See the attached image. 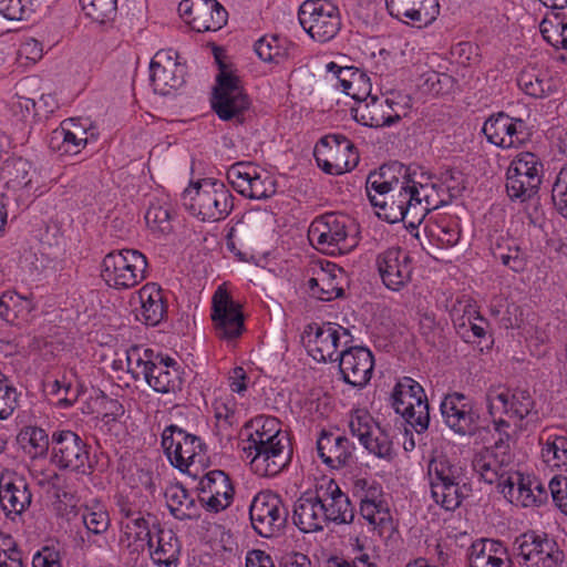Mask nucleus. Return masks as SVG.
<instances>
[{"instance_id": "nucleus-1", "label": "nucleus", "mask_w": 567, "mask_h": 567, "mask_svg": "<svg viewBox=\"0 0 567 567\" xmlns=\"http://www.w3.org/2000/svg\"><path fill=\"white\" fill-rule=\"evenodd\" d=\"M234 197L226 185L217 179L204 178L182 193L183 206L203 221L226 218L234 208Z\"/></svg>"}, {"instance_id": "nucleus-2", "label": "nucleus", "mask_w": 567, "mask_h": 567, "mask_svg": "<svg viewBox=\"0 0 567 567\" xmlns=\"http://www.w3.org/2000/svg\"><path fill=\"white\" fill-rule=\"evenodd\" d=\"M431 497L445 511H455L471 491L464 482V470L444 455L433 457L427 464Z\"/></svg>"}, {"instance_id": "nucleus-3", "label": "nucleus", "mask_w": 567, "mask_h": 567, "mask_svg": "<svg viewBox=\"0 0 567 567\" xmlns=\"http://www.w3.org/2000/svg\"><path fill=\"white\" fill-rule=\"evenodd\" d=\"M146 257L135 249L109 252L102 262L101 277L109 287L128 289L146 277Z\"/></svg>"}, {"instance_id": "nucleus-4", "label": "nucleus", "mask_w": 567, "mask_h": 567, "mask_svg": "<svg viewBox=\"0 0 567 567\" xmlns=\"http://www.w3.org/2000/svg\"><path fill=\"white\" fill-rule=\"evenodd\" d=\"M391 404L417 434L427 430L430 408L424 389L419 382L409 377L400 379L392 390Z\"/></svg>"}, {"instance_id": "nucleus-5", "label": "nucleus", "mask_w": 567, "mask_h": 567, "mask_svg": "<svg viewBox=\"0 0 567 567\" xmlns=\"http://www.w3.org/2000/svg\"><path fill=\"white\" fill-rule=\"evenodd\" d=\"M349 225L344 215H321L309 227V240L328 255L346 254L357 246L355 238L349 236Z\"/></svg>"}, {"instance_id": "nucleus-6", "label": "nucleus", "mask_w": 567, "mask_h": 567, "mask_svg": "<svg viewBox=\"0 0 567 567\" xmlns=\"http://www.w3.org/2000/svg\"><path fill=\"white\" fill-rule=\"evenodd\" d=\"M516 559L520 567H559L565 554L547 534L527 532L514 542Z\"/></svg>"}, {"instance_id": "nucleus-7", "label": "nucleus", "mask_w": 567, "mask_h": 567, "mask_svg": "<svg viewBox=\"0 0 567 567\" xmlns=\"http://www.w3.org/2000/svg\"><path fill=\"white\" fill-rule=\"evenodd\" d=\"M543 163L533 153L517 154L506 173V190L512 199L526 202L537 194L542 184Z\"/></svg>"}, {"instance_id": "nucleus-8", "label": "nucleus", "mask_w": 567, "mask_h": 567, "mask_svg": "<svg viewBox=\"0 0 567 567\" xmlns=\"http://www.w3.org/2000/svg\"><path fill=\"white\" fill-rule=\"evenodd\" d=\"M303 30L316 41L324 43L333 39L341 27L339 10L329 0H307L298 12Z\"/></svg>"}, {"instance_id": "nucleus-9", "label": "nucleus", "mask_w": 567, "mask_h": 567, "mask_svg": "<svg viewBox=\"0 0 567 567\" xmlns=\"http://www.w3.org/2000/svg\"><path fill=\"white\" fill-rule=\"evenodd\" d=\"M220 72L216 81L212 106L223 121L236 120L241 122V115L249 109L250 100L240 86L239 79L227 72L225 65L219 63Z\"/></svg>"}, {"instance_id": "nucleus-10", "label": "nucleus", "mask_w": 567, "mask_h": 567, "mask_svg": "<svg viewBox=\"0 0 567 567\" xmlns=\"http://www.w3.org/2000/svg\"><path fill=\"white\" fill-rule=\"evenodd\" d=\"M315 156L319 167L331 175L349 172L359 163L354 144L341 134L321 137L315 147Z\"/></svg>"}, {"instance_id": "nucleus-11", "label": "nucleus", "mask_w": 567, "mask_h": 567, "mask_svg": "<svg viewBox=\"0 0 567 567\" xmlns=\"http://www.w3.org/2000/svg\"><path fill=\"white\" fill-rule=\"evenodd\" d=\"M249 517L258 535L272 537L286 526L288 511L278 494L265 491L254 497L249 506Z\"/></svg>"}, {"instance_id": "nucleus-12", "label": "nucleus", "mask_w": 567, "mask_h": 567, "mask_svg": "<svg viewBox=\"0 0 567 567\" xmlns=\"http://www.w3.org/2000/svg\"><path fill=\"white\" fill-rule=\"evenodd\" d=\"M227 179L240 195L250 199H266L277 190L275 178L249 162L233 164L227 171Z\"/></svg>"}, {"instance_id": "nucleus-13", "label": "nucleus", "mask_w": 567, "mask_h": 567, "mask_svg": "<svg viewBox=\"0 0 567 567\" xmlns=\"http://www.w3.org/2000/svg\"><path fill=\"white\" fill-rule=\"evenodd\" d=\"M210 318L215 334L221 340H236L245 330L240 305L221 287L213 295Z\"/></svg>"}, {"instance_id": "nucleus-14", "label": "nucleus", "mask_w": 567, "mask_h": 567, "mask_svg": "<svg viewBox=\"0 0 567 567\" xmlns=\"http://www.w3.org/2000/svg\"><path fill=\"white\" fill-rule=\"evenodd\" d=\"M87 444L71 430H56L51 436V463L60 470L85 473Z\"/></svg>"}, {"instance_id": "nucleus-15", "label": "nucleus", "mask_w": 567, "mask_h": 567, "mask_svg": "<svg viewBox=\"0 0 567 567\" xmlns=\"http://www.w3.org/2000/svg\"><path fill=\"white\" fill-rule=\"evenodd\" d=\"M308 338V348L312 357L321 362H334L338 360V348L351 342L348 329L332 322L310 323L305 330Z\"/></svg>"}, {"instance_id": "nucleus-16", "label": "nucleus", "mask_w": 567, "mask_h": 567, "mask_svg": "<svg viewBox=\"0 0 567 567\" xmlns=\"http://www.w3.org/2000/svg\"><path fill=\"white\" fill-rule=\"evenodd\" d=\"M487 408L491 415L503 412L509 417L523 421L530 416L537 421L538 414L534 411L535 401L526 389L508 390L503 385L491 386L486 393Z\"/></svg>"}, {"instance_id": "nucleus-17", "label": "nucleus", "mask_w": 567, "mask_h": 567, "mask_svg": "<svg viewBox=\"0 0 567 567\" xmlns=\"http://www.w3.org/2000/svg\"><path fill=\"white\" fill-rule=\"evenodd\" d=\"M178 12L196 32L218 31L228 20V12L217 0H183Z\"/></svg>"}, {"instance_id": "nucleus-18", "label": "nucleus", "mask_w": 567, "mask_h": 567, "mask_svg": "<svg viewBox=\"0 0 567 567\" xmlns=\"http://www.w3.org/2000/svg\"><path fill=\"white\" fill-rule=\"evenodd\" d=\"M444 423L456 434L472 436L480 426V415L471 399L460 392L444 396L440 405Z\"/></svg>"}, {"instance_id": "nucleus-19", "label": "nucleus", "mask_w": 567, "mask_h": 567, "mask_svg": "<svg viewBox=\"0 0 567 567\" xmlns=\"http://www.w3.org/2000/svg\"><path fill=\"white\" fill-rule=\"evenodd\" d=\"M375 266L383 285L400 291L411 281L413 265L410 254L398 246L390 247L378 254Z\"/></svg>"}, {"instance_id": "nucleus-20", "label": "nucleus", "mask_w": 567, "mask_h": 567, "mask_svg": "<svg viewBox=\"0 0 567 567\" xmlns=\"http://www.w3.org/2000/svg\"><path fill=\"white\" fill-rule=\"evenodd\" d=\"M162 446L172 465L181 471L187 470L204 449L200 437L177 425H169L163 431Z\"/></svg>"}, {"instance_id": "nucleus-21", "label": "nucleus", "mask_w": 567, "mask_h": 567, "mask_svg": "<svg viewBox=\"0 0 567 567\" xmlns=\"http://www.w3.org/2000/svg\"><path fill=\"white\" fill-rule=\"evenodd\" d=\"M394 172L404 173V165L400 163L383 165L379 171L370 173L365 183L367 194L372 206L379 208L378 216L391 224L396 223L391 215L393 210L389 208L391 202L395 204L392 192Z\"/></svg>"}, {"instance_id": "nucleus-22", "label": "nucleus", "mask_w": 567, "mask_h": 567, "mask_svg": "<svg viewBox=\"0 0 567 567\" xmlns=\"http://www.w3.org/2000/svg\"><path fill=\"white\" fill-rule=\"evenodd\" d=\"M482 132L491 144L502 148L519 147L528 137L525 122L504 112L491 115Z\"/></svg>"}, {"instance_id": "nucleus-23", "label": "nucleus", "mask_w": 567, "mask_h": 567, "mask_svg": "<svg viewBox=\"0 0 567 567\" xmlns=\"http://www.w3.org/2000/svg\"><path fill=\"white\" fill-rule=\"evenodd\" d=\"M245 457L249 460L251 471L261 477H272L279 474L290 462L291 450L288 443L270 441L269 445L259 447H243Z\"/></svg>"}, {"instance_id": "nucleus-24", "label": "nucleus", "mask_w": 567, "mask_h": 567, "mask_svg": "<svg viewBox=\"0 0 567 567\" xmlns=\"http://www.w3.org/2000/svg\"><path fill=\"white\" fill-rule=\"evenodd\" d=\"M337 361L342 380L353 388L362 389L371 380L374 359L369 349L350 347L341 351Z\"/></svg>"}, {"instance_id": "nucleus-25", "label": "nucleus", "mask_w": 567, "mask_h": 567, "mask_svg": "<svg viewBox=\"0 0 567 567\" xmlns=\"http://www.w3.org/2000/svg\"><path fill=\"white\" fill-rule=\"evenodd\" d=\"M199 502L209 512L226 509L233 502L234 487L228 474L220 470L206 473L199 481Z\"/></svg>"}, {"instance_id": "nucleus-26", "label": "nucleus", "mask_w": 567, "mask_h": 567, "mask_svg": "<svg viewBox=\"0 0 567 567\" xmlns=\"http://www.w3.org/2000/svg\"><path fill=\"white\" fill-rule=\"evenodd\" d=\"M150 80L154 92L167 95L184 84V68L172 55V51L159 50L150 64Z\"/></svg>"}, {"instance_id": "nucleus-27", "label": "nucleus", "mask_w": 567, "mask_h": 567, "mask_svg": "<svg viewBox=\"0 0 567 567\" xmlns=\"http://www.w3.org/2000/svg\"><path fill=\"white\" fill-rule=\"evenodd\" d=\"M395 105L398 103L388 97L373 95L364 103H359L358 106L351 107V114L358 123L364 126L374 128L385 127L401 120V115L394 109Z\"/></svg>"}, {"instance_id": "nucleus-28", "label": "nucleus", "mask_w": 567, "mask_h": 567, "mask_svg": "<svg viewBox=\"0 0 567 567\" xmlns=\"http://www.w3.org/2000/svg\"><path fill=\"white\" fill-rule=\"evenodd\" d=\"M32 494L28 483L14 472L0 475V505L7 516L21 515L31 504Z\"/></svg>"}, {"instance_id": "nucleus-29", "label": "nucleus", "mask_w": 567, "mask_h": 567, "mask_svg": "<svg viewBox=\"0 0 567 567\" xmlns=\"http://www.w3.org/2000/svg\"><path fill=\"white\" fill-rule=\"evenodd\" d=\"M416 188L415 171L411 172L410 167L404 166V173H393L392 192L394 200L389 204L392 209L394 220L402 221L406 216L414 218L416 212Z\"/></svg>"}, {"instance_id": "nucleus-30", "label": "nucleus", "mask_w": 567, "mask_h": 567, "mask_svg": "<svg viewBox=\"0 0 567 567\" xmlns=\"http://www.w3.org/2000/svg\"><path fill=\"white\" fill-rule=\"evenodd\" d=\"M151 367L153 369L148 372L146 383L154 391L163 394L182 391L184 373L181 364L175 359L161 353Z\"/></svg>"}, {"instance_id": "nucleus-31", "label": "nucleus", "mask_w": 567, "mask_h": 567, "mask_svg": "<svg viewBox=\"0 0 567 567\" xmlns=\"http://www.w3.org/2000/svg\"><path fill=\"white\" fill-rule=\"evenodd\" d=\"M317 452L326 465L341 468L352 463L354 445L347 436L323 430L317 440Z\"/></svg>"}, {"instance_id": "nucleus-32", "label": "nucleus", "mask_w": 567, "mask_h": 567, "mask_svg": "<svg viewBox=\"0 0 567 567\" xmlns=\"http://www.w3.org/2000/svg\"><path fill=\"white\" fill-rule=\"evenodd\" d=\"M386 9L399 20L408 19L411 24L426 27L440 13L437 0H385Z\"/></svg>"}, {"instance_id": "nucleus-33", "label": "nucleus", "mask_w": 567, "mask_h": 567, "mask_svg": "<svg viewBox=\"0 0 567 567\" xmlns=\"http://www.w3.org/2000/svg\"><path fill=\"white\" fill-rule=\"evenodd\" d=\"M132 300H137L140 308L135 309V317L146 326H157L166 313L163 290L157 284L144 285Z\"/></svg>"}, {"instance_id": "nucleus-34", "label": "nucleus", "mask_w": 567, "mask_h": 567, "mask_svg": "<svg viewBox=\"0 0 567 567\" xmlns=\"http://www.w3.org/2000/svg\"><path fill=\"white\" fill-rule=\"evenodd\" d=\"M321 501L315 495V491L302 493L293 505L292 519L302 533H315L324 529Z\"/></svg>"}, {"instance_id": "nucleus-35", "label": "nucleus", "mask_w": 567, "mask_h": 567, "mask_svg": "<svg viewBox=\"0 0 567 567\" xmlns=\"http://www.w3.org/2000/svg\"><path fill=\"white\" fill-rule=\"evenodd\" d=\"M470 567H509L507 547L501 542L489 538L476 539L467 553Z\"/></svg>"}, {"instance_id": "nucleus-36", "label": "nucleus", "mask_w": 567, "mask_h": 567, "mask_svg": "<svg viewBox=\"0 0 567 567\" xmlns=\"http://www.w3.org/2000/svg\"><path fill=\"white\" fill-rule=\"evenodd\" d=\"M343 280V270L333 264H327V268H321L318 277L310 278L307 285L312 297L331 301L344 296Z\"/></svg>"}, {"instance_id": "nucleus-37", "label": "nucleus", "mask_w": 567, "mask_h": 567, "mask_svg": "<svg viewBox=\"0 0 567 567\" xmlns=\"http://www.w3.org/2000/svg\"><path fill=\"white\" fill-rule=\"evenodd\" d=\"M509 462L511 455H498L495 450L484 449L474 456L472 465L484 482L488 484L497 483L501 489V481L511 474L505 470Z\"/></svg>"}, {"instance_id": "nucleus-38", "label": "nucleus", "mask_w": 567, "mask_h": 567, "mask_svg": "<svg viewBox=\"0 0 567 567\" xmlns=\"http://www.w3.org/2000/svg\"><path fill=\"white\" fill-rule=\"evenodd\" d=\"M82 522L85 526V536L81 535L79 539V547L81 549H89L93 545L97 547H102L103 544L100 543L102 538L104 540L103 535L110 527V516L106 511L101 507L89 508L86 507L82 512Z\"/></svg>"}, {"instance_id": "nucleus-39", "label": "nucleus", "mask_w": 567, "mask_h": 567, "mask_svg": "<svg viewBox=\"0 0 567 567\" xmlns=\"http://www.w3.org/2000/svg\"><path fill=\"white\" fill-rule=\"evenodd\" d=\"M431 176L421 173L417 175L415 172V186L416 188V212H414V219L421 221L430 212L444 206V199L440 198L439 185L435 182H430Z\"/></svg>"}, {"instance_id": "nucleus-40", "label": "nucleus", "mask_w": 567, "mask_h": 567, "mask_svg": "<svg viewBox=\"0 0 567 567\" xmlns=\"http://www.w3.org/2000/svg\"><path fill=\"white\" fill-rule=\"evenodd\" d=\"M179 543L171 529L158 528L154 536L151 557L159 567H176L179 556Z\"/></svg>"}, {"instance_id": "nucleus-41", "label": "nucleus", "mask_w": 567, "mask_h": 567, "mask_svg": "<svg viewBox=\"0 0 567 567\" xmlns=\"http://www.w3.org/2000/svg\"><path fill=\"white\" fill-rule=\"evenodd\" d=\"M165 498L171 514L179 519H190L196 517L195 498L182 484H173L165 491Z\"/></svg>"}, {"instance_id": "nucleus-42", "label": "nucleus", "mask_w": 567, "mask_h": 567, "mask_svg": "<svg viewBox=\"0 0 567 567\" xmlns=\"http://www.w3.org/2000/svg\"><path fill=\"white\" fill-rule=\"evenodd\" d=\"M501 492L511 502H516L524 507L535 504L533 482L518 472L511 473L501 481Z\"/></svg>"}, {"instance_id": "nucleus-43", "label": "nucleus", "mask_w": 567, "mask_h": 567, "mask_svg": "<svg viewBox=\"0 0 567 567\" xmlns=\"http://www.w3.org/2000/svg\"><path fill=\"white\" fill-rule=\"evenodd\" d=\"M329 495L328 505L330 512L327 514L330 516V523L341 525L351 524L354 519V508L346 493H343L340 486L330 480L327 482Z\"/></svg>"}, {"instance_id": "nucleus-44", "label": "nucleus", "mask_w": 567, "mask_h": 567, "mask_svg": "<svg viewBox=\"0 0 567 567\" xmlns=\"http://www.w3.org/2000/svg\"><path fill=\"white\" fill-rule=\"evenodd\" d=\"M1 178L8 188L27 187L32 181V165L22 157L8 158L1 168Z\"/></svg>"}, {"instance_id": "nucleus-45", "label": "nucleus", "mask_w": 567, "mask_h": 567, "mask_svg": "<svg viewBox=\"0 0 567 567\" xmlns=\"http://www.w3.org/2000/svg\"><path fill=\"white\" fill-rule=\"evenodd\" d=\"M496 260L515 272L523 271L526 266L525 255L514 239L499 238L492 247Z\"/></svg>"}, {"instance_id": "nucleus-46", "label": "nucleus", "mask_w": 567, "mask_h": 567, "mask_svg": "<svg viewBox=\"0 0 567 567\" xmlns=\"http://www.w3.org/2000/svg\"><path fill=\"white\" fill-rule=\"evenodd\" d=\"M378 488L370 487L360 502L361 516L372 526H383L391 519L390 511L382 501H377Z\"/></svg>"}, {"instance_id": "nucleus-47", "label": "nucleus", "mask_w": 567, "mask_h": 567, "mask_svg": "<svg viewBox=\"0 0 567 567\" xmlns=\"http://www.w3.org/2000/svg\"><path fill=\"white\" fill-rule=\"evenodd\" d=\"M161 353H155L151 349H143L138 346H133L126 350V369L132 374L134 380L143 378L145 381L151 372V364L155 363L156 357Z\"/></svg>"}, {"instance_id": "nucleus-48", "label": "nucleus", "mask_w": 567, "mask_h": 567, "mask_svg": "<svg viewBox=\"0 0 567 567\" xmlns=\"http://www.w3.org/2000/svg\"><path fill=\"white\" fill-rule=\"evenodd\" d=\"M362 446L372 455L380 460L391 462L395 455L396 450L393 443V437L390 434V430L379 426L371 433Z\"/></svg>"}, {"instance_id": "nucleus-49", "label": "nucleus", "mask_w": 567, "mask_h": 567, "mask_svg": "<svg viewBox=\"0 0 567 567\" xmlns=\"http://www.w3.org/2000/svg\"><path fill=\"white\" fill-rule=\"evenodd\" d=\"M18 439L25 453H28L32 458L47 456L51 445V440H49L47 432L37 426L24 427L20 432Z\"/></svg>"}, {"instance_id": "nucleus-50", "label": "nucleus", "mask_w": 567, "mask_h": 567, "mask_svg": "<svg viewBox=\"0 0 567 567\" xmlns=\"http://www.w3.org/2000/svg\"><path fill=\"white\" fill-rule=\"evenodd\" d=\"M291 43L278 35H266L256 41L254 49L256 54L265 62L279 63L288 56V47Z\"/></svg>"}, {"instance_id": "nucleus-51", "label": "nucleus", "mask_w": 567, "mask_h": 567, "mask_svg": "<svg viewBox=\"0 0 567 567\" xmlns=\"http://www.w3.org/2000/svg\"><path fill=\"white\" fill-rule=\"evenodd\" d=\"M542 447V457L545 463L553 467H561L567 465V436L549 434Z\"/></svg>"}, {"instance_id": "nucleus-52", "label": "nucleus", "mask_w": 567, "mask_h": 567, "mask_svg": "<svg viewBox=\"0 0 567 567\" xmlns=\"http://www.w3.org/2000/svg\"><path fill=\"white\" fill-rule=\"evenodd\" d=\"M517 84L527 95L536 99L547 96L553 91L550 79L543 76L535 70H524L517 78Z\"/></svg>"}, {"instance_id": "nucleus-53", "label": "nucleus", "mask_w": 567, "mask_h": 567, "mask_svg": "<svg viewBox=\"0 0 567 567\" xmlns=\"http://www.w3.org/2000/svg\"><path fill=\"white\" fill-rule=\"evenodd\" d=\"M87 144L72 131H64V127H56L50 134L49 146L52 151L61 153L78 154Z\"/></svg>"}, {"instance_id": "nucleus-54", "label": "nucleus", "mask_w": 567, "mask_h": 567, "mask_svg": "<svg viewBox=\"0 0 567 567\" xmlns=\"http://www.w3.org/2000/svg\"><path fill=\"white\" fill-rule=\"evenodd\" d=\"M127 532H135L136 539L145 540L150 549L154 547L153 530L157 532L159 523L157 518L150 513H141L138 516L133 517L132 520L124 525Z\"/></svg>"}, {"instance_id": "nucleus-55", "label": "nucleus", "mask_w": 567, "mask_h": 567, "mask_svg": "<svg viewBox=\"0 0 567 567\" xmlns=\"http://www.w3.org/2000/svg\"><path fill=\"white\" fill-rule=\"evenodd\" d=\"M85 16L97 23H105L115 18L117 0H80Z\"/></svg>"}, {"instance_id": "nucleus-56", "label": "nucleus", "mask_w": 567, "mask_h": 567, "mask_svg": "<svg viewBox=\"0 0 567 567\" xmlns=\"http://www.w3.org/2000/svg\"><path fill=\"white\" fill-rule=\"evenodd\" d=\"M33 306L27 297H22L14 291H6L0 297V318L11 322L20 311L30 312Z\"/></svg>"}, {"instance_id": "nucleus-57", "label": "nucleus", "mask_w": 567, "mask_h": 567, "mask_svg": "<svg viewBox=\"0 0 567 567\" xmlns=\"http://www.w3.org/2000/svg\"><path fill=\"white\" fill-rule=\"evenodd\" d=\"M379 426V423L365 410H355L349 421V429L353 436H357L362 444L371 436V433Z\"/></svg>"}, {"instance_id": "nucleus-58", "label": "nucleus", "mask_w": 567, "mask_h": 567, "mask_svg": "<svg viewBox=\"0 0 567 567\" xmlns=\"http://www.w3.org/2000/svg\"><path fill=\"white\" fill-rule=\"evenodd\" d=\"M145 221L153 231L161 234L171 231L172 225L169 207L158 203H152L146 210Z\"/></svg>"}, {"instance_id": "nucleus-59", "label": "nucleus", "mask_w": 567, "mask_h": 567, "mask_svg": "<svg viewBox=\"0 0 567 567\" xmlns=\"http://www.w3.org/2000/svg\"><path fill=\"white\" fill-rule=\"evenodd\" d=\"M19 404V393L7 377L0 373V420L8 419Z\"/></svg>"}, {"instance_id": "nucleus-60", "label": "nucleus", "mask_w": 567, "mask_h": 567, "mask_svg": "<svg viewBox=\"0 0 567 567\" xmlns=\"http://www.w3.org/2000/svg\"><path fill=\"white\" fill-rule=\"evenodd\" d=\"M540 32L544 39L553 47L563 48L561 37L564 34L563 17L554 13L551 17L547 16L540 22Z\"/></svg>"}, {"instance_id": "nucleus-61", "label": "nucleus", "mask_w": 567, "mask_h": 567, "mask_svg": "<svg viewBox=\"0 0 567 567\" xmlns=\"http://www.w3.org/2000/svg\"><path fill=\"white\" fill-rule=\"evenodd\" d=\"M551 200L556 210L567 218V165L558 172L551 187Z\"/></svg>"}, {"instance_id": "nucleus-62", "label": "nucleus", "mask_w": 567, "mask_h": 567, "mask_svg": "<svg viewBox=\"0 0 567 567\" xmlns=\"http://www.w3.org/2000/svg\"><path fill=\"white\" fill-rule=\"evenodd\" d=\"M260 421H255V431L251 432L245 442L243 447H259L269 445L270 441H281V443H288V440L281 433H269L266 430L259 429Z\"/></svg>"}, {"instance_id": "nucleus-63", "label": "nucleus", "mask_w": 567, "mask_h": 567, "mask_svg": "<svg viewBox=\"0 0 567 567\" xmlns=\"http://www.w3.org/2000/svg\"><path fill=\"white\" fill-rule=\"evenodd\" d=\"M3 545L4 547L0 548V567H25L22 553L10 536Z\"/></svg>"}, {"instance_id": "nucleus-64", "label": "nucleus", "mask_w": 567, "mask_h": 567, "mask_svg": "<svg viewBox=\"0 0 567 567\" xmlns=\"http://www.w3.org/2000/svg\"><path fill=\"white\" fill-rule=\"evenodd\" d=\"M548 487L555 505L567 515V477H553Z\"/></svg>"}]
</instances>
